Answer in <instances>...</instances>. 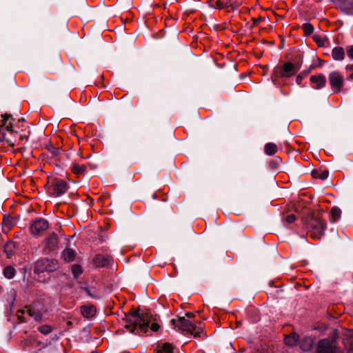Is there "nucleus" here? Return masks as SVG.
<instances>
[{"instance_id": "8", "label": "nucleus", "mask_w": 353, "mask_h": 353, "mask_svg": "<svg viewBox=\"0 0 353 353\" xmlns=\"http://www.w3.org/2000/svg\"><path fill=\"white\" fill-rule=\"evenodd\" d=\"M67 182L61 179H54L51 181L50 193L54 196H60L68 190Z\"/></svg>"}, {"instance_id": "30", "label": "nucleus", "mask_w": 353, "mask_h": 353, "mask_svg": "<svg viewBox=\"0 0 353 353\" xmlns=\"http://www.w3.org/2000/svg\"><path fill=\"white\" fill-rule=\"evenodd\" d=\"M37 310L33 308V307H26L25 310H22V311H19L20 312H21L22 314H26L27 313L30 316H32L33 314H35V312Z\"/></svg>"}, {"instance_id": "46", "label": "nucleus", "mask_w": 353, "mask_h": 353, "mask_svg": "<svg viewBox=\"0 0 353 353\" xmlns=\"http://www.w3.org/2000/svg\"><path fill=\"white\" fill-rule=\"evenodd\" d=\"M347 68H349L350 69H353V65H348Z\"/></svg>"}, {"instance_id": "6", "label": "nucleus", "mask_w": 353, "mask_h": 353, "mask_svg": "<svg viewBox=\"0 0 353 353\" xmlns=\"http://www.w3.org/2000/svg\"><path fill=\"white\" fill-rule=\"evenodd\" d=\"M317 352L319 353H341L334 336L320 340L317 345Z\"/></svg>"}, {"instance_id": "17", "label": "nucleus", "mask_w": 353, "mask_h": 353, "mask_svg": "<svg viewBox=\"0 0 353 353\" xmlns=\"http://www.w3.org/2000/svg\"><path fill=\"white\" fill-rule=\"evenodd\" d=\"M81 312L84 317L90 318L96 314V308L93 305H83L81 307Z\"/></svg>"}, {"instance_id": "40", "label": "nucleus", "mask_w": 353, "mask_h": 353, "mask_svg": "<svg viewBox=\"0 0 353 353\" xmlns=\"http://www.w3.org/2000/svg\"><path fill=\"white\" fill-rule=\"evenodd\" d=\"M302 79H303V77H302L300 74H299V75L296 77V83H297L298 84H300V83H301V81H302Z\"/></svg>"}, {"instance_id": "9", "label": "nucleus", "mask_w": 353, "mask_h": 353, "mask_svg": "<svg viewBox=\"0 0 353 353\" xmlns=\"http://www.w3.org/2000/svg\"><path fill=\"white\" fill-rule=\"evenodd\" d=\"M329 83L333 92L339 93L343 86V77L339 72H332L329 74Z\"/></svg>"}, {"instance_id": "38", "label": "nucleus", "mask_w": 353, "mask_h": 353, "mask_svg": "<svg viewBox=\"0 0 353 353\" xmlns=\"http://www.w3.org/2000/svg\"><path fill=\"white\" fill-rule=\"evenodd\" d=\"M315 41L319 46H323L324 45L323 41L321 38L315 37Z\"/></svg>"}, {"instance_id": "21", "label": "nucleus", "mask_w": 353, "mask_h": 353, "mask_svg": "<svg viewBox=\"0 0 353 353\" xmlns=\"http://www.w3.org/2000/svg\"><path fill=\"white\" fill-rule=\"evenodd\" d=\"M85 165H79L78 163H73L72 165V171L75 174H83L86 170Z\"/></svg>"}, {"instance_id": "1", "label": "nucleus", "mask_w": 353, "mask_h": 353, "mask_svg": "<svg viewBox=\"0 0 353 353\" xmlns=\"http://www.w3.org/2000/svg\"><path fill=\"white\" fill-rule=\"evenodd\" d=\"M123 320L125 321V327L131 333L136 334L135 330H140L142 332H147L150 322L152 320V315L150 311L143 312L139 314V311L125 314Z\"/></svg>"}, {"instance_id": "7", "label": "nucleus", "mask_w": 353, "mask_h": 353, "mask_svg": "<svg viewBox=\"0 0 353 353\" xmlns=\"http://www.w3.org/2000/svg\"><path fill=\"white\" fill-rule=\"evenodd\" d=\"M59 268L58 261L53 259L44 258L39 260L34 266L35 273L54 272Z\"/></svg>"}, {"instance_id": "16", "label": "nucleus", "mask_w": 353, "mask_h": 353, "mask_svg": "<svg viewBox=\"0 0 353 353\" xmlns=\"http://www.w3.org/2000/svg\"><path fill=\"white\" fill-rule=\"evenodd\" d=\"M332 57L336 61H342L345 58V51L342 47H335L332 50Z\"/></svg>"}, {"instance_id": "4", "label": "nucleus", "mask_w": 353, "mask_h": 353, "mask_svg": "<svg viewBox=\"0 0 353 353\" xmlns=\"http://www.w3.org/2000/svg\"><path fill=\"white\" fill-rule=\"evenodd\" d=\"M1 117L2 119L0 120V142L6 140L9 145H14V142L9 138H6V134L5 132L6 130L8 133H18L17 130L13 129V119L11 115L8 114H1Z\"/></svg>"}, {"instance_id": "36", "label": "nucleus", "mask_w": 353, "mask_h": 353, "mask_svg": "<svg viewBox=\"0 0 353 353\" xmlns=\"http://www.w3.org/2000/svg\"><path fill=\"white\" fill-rule=\"evenodd\" d=\"M328 174H329L328 171L325 170V171H323V172H322L321 173V174L319 175V178H320L321 179H327V178Z\"/></svg>"}, {"instance_id": "20", "label": "nucleus", "mask_w": 353, "mask_h": 353, "mask_svg": "<svg viewBox=\"0 0 353 353\" xmlns=\"http://www.w3.org/2000/svg\"><path fill=\"white\" fill-rule=\"evenodd\" d=\"M15 248L14 243L9 241L5 244L3 250L8 257H11L14 254V249Z\"/></svg>"}, {"instance_id": "10", "label": "nucleus", "mask_w": 353, "mask_h": 353, "mask_svg": "<svg viewBox=\"0 0 353 353\" xmlns=\"http://www.w3.org/2000/svg\"><path fill=\"white\" fill-rule=\"evenodd\" d=\"M49 227L48 221L43 218L34 220L30 225V232L34 236L40 235Z\"/></svg>"}, {"instance_id": "5", "label": "nucleus", "mask_w": 353, "mask_h": 353, "mask_svg": "<svg viewBox=\"0 0 353 353\" xmlns=\"http://www.w3.org/2000/svg\"><path fill=\"white\" fill-rule=\"evenodd\" d=\"M301 64L287 62L282 66H277L274 69L273 74L276 77L288 78L293 76L300 69Z\"/></svg>"}, {"instance_id": "11", "label": "nucleus", "mask_w": 353, "mask_h": 353, "mask_svg": "<svg viewBox=\"0 0 353 353\" xmlns=\"http://www.w3.org/2000/svg\"><path fill=\"white\" fill-rule=\"evenodd\" d=\"M341 11L347 15H353V0H332Z\"/></svg>"}, {"instance_id": "14", "label": "nucleus", "mask_w": 353, "mask_h": 353, "mask_svg": "<svg viewBox=\"0 0 353 353\" xmlns=\"http://www.w3.org/2000/svg\"><path fill=\"white\" fill-rule=\"evenodd\" d=\"M112 260L109 256L97 254L92 259L93 264L97 268H103L108 265Z\"/></svg>"}, {"instance_id": "39", "label": "nucleus", "mask_w": 353, "mask_h": 353, "mask_svg": "<svg viewBox=\"0 0 353 353\" xmlns=\"http://www.w3.org/2000/svg\"><path fill=\"white\" fill-rule=\"evenodd\" d=\"M28 137V134H27L26 133L19 134V139L21 141H23V139L27 140Z\"/></svg>"}, {"instance_id": "34", "label": "nucleus", "mask_w": 353, "mask_h": 353, "mask_svg": "<svg viewBox=\"0 0 353 353\" xmlns=\"http://www.w3.org/2000/svg\"><path fill=\"white\" fill-rule=\"evenodd\" d=\"M347 54L349 58L353 59V46H349L347 48Z\"/></svg>"}, {"instance_id": "48", "label": "nucleus", "mask_w": 353, "mask_h": 353, "mask_svg": "<svg viewBox=\"0 0 353 353\" xmlns=\"http://www.w3.org/2000/svg\"><path fill=\"white\" fill-rule=\"evenodd\" d=\"M312 176H313L314 177H316V175H315V174H314V172H312Z\"/></svg>"}, {"instance_id": "44", "label": "nucleus", "mask_w": 353, "mask_h": 353, "mask_svg": "<svg viewBox=\"0 0 353 353\" xmlns=\"http://www.w3.org/2000/svg\"><path fill=\"white\" fill-rule=\"evenodd\" d=\"M24 121H25V119L22 118V119H19L18 123H24Z\"/></svg>"}, {"instance_id": "32", "label": "nucleus", "mask_w": 353, "mask_h": 353, "mask_svg": "<svg viewBox=\"0 0 353 353\" xmlns=\"http://www.w3.org/2000/svg\"><path fill=\"white\" fill-rule=\"evenodd\" d=\"M8 294L10 296V299L8 300L9 302H10L12 304L14 303V301H15V297L17 295V293L14 289H12Z\"/></svg>"}, {"instance_id": "33", "label": "nucleus", "mask_w": 353, "mask_h": 353, "mask_svg": "<svg viewBox=\"0 0 353 353\" xmlns=\"http://www.w3.org/2000/svg\"><path fill=\"white\" fill-rule=\"evenodd\" d=\"M36 321L37 322H39L42 320V315L41 314L38 312V311H36L35 312V314H33V316H32Z\"/></svg>"}, {"instance_id": "43", "label": "nucleus", "mask_w": 353, "mask_h": 353, "mask_svg": "<svg viewBox=\"0 0 353 353\" xmlns=\"http://www.w3.org/2000/svg\"><path fill=\"white\" fill-rule=\"evenodd\" d=\"M58 152H59V150H58V149H54V150H53V152H52V154H57L58 153Z\"/></svg>"}, {"instance_id": "3", "label": "nucleus", "mask_w": 353, "mask_h": 353, "mask_svg": "<svg viewBox=\"0 0 353 353\" xmlns=\"http://www.w3.org/2000/svg\"><path fill=\"white\" fill-rule=\"evenodd\" d=\"M171 322L174 326L179 327L183 331L194 334L195 337H201L203 334V330L201 327H197L196 325L191 323L185 316L179 317L177 319H173Z\"/></svg>"}, {"instance_id": "37", "label": "nucleus", "mask_w": 353, "mask_h": 353, "mask_svg": "<svg viewBox=\"0 0 353 353\" xmlns=\"http://www.w3.org/2000/svg\"><path fill=\"white\" fill-rule=\"evenodd\" d=\"M159 328V325L157 323H152L151 324V327H150V329L153 331V332H157Z\"/></svg>"}, {"instance_id": "41", "label": "nucleus", "mask_w": 353, "mask_h": 353, "mask_svg": "<svg viewBox=\"0 0 353 353\" xmlns=\"http://www.w3.org/2000/svg\"><path fill=\"white\" fill-rule=\"evenodd\" d=\"M185 315H186L188 317H192V316H194V314H192L191 312H187V313L185 314Z\"/></svg>"}, {"instance_id": "24", "label": "nucleus", "mask_w": 353, "mask_h": 353, "mask_svg": "<svg viewBox=\"0 0 353 353\" xmlns=\"http://www.w3.org/2000/svg\"><path fill=\"white\" fill-rule=\"evenodd\" d=\"M157 353H174L173 347L169 343H165L157 350Z\"/></svg>"}, {"instance_id": "31", "label": "nucleus", "mask_w": 353, "mask_h": 353, "mask_svg": "<svg viewBox=\"0 0 353 353\" xmlns=\"http://www.w3.org/2000/svg\"><path fill=\"white\" fill-rule=\"evenodd\" d=\"M296 220V216L294 214H289L283 219V221L288 224H291Z\"/></svg>"}, {"instance_id": "2", "label": "nucleus", "mask_w": 353, "mask_h": 353, "mask_svg": "<svg viewBox=\"0 0 353 353\" xmlns=\"http://www.w3.org/2000/svg\"><path fill=\"white\" fill-rule=\"evenodd\" d=\"M305 224L312 238L320 239L324 234L326 223L319 214H309L305 219Z\"/></svg>"}, {"instance_id": "25", "label": "nucleus", "mask_w": 353, "mask_h": 353, "mask_svg": "<svg viewBox=\"0 0 353 353\" xmlns=\"http://www.w3.org/2000/svg\"><path fill=\"white\" fill-rule=\"evenodd\" d=\"M15 269L12 266H7L3 270V275L7 279H12L15 276Z\"/></svg>"}, {"instance_id": "23", "label": "nucleus", "mask_w": 353, "mask_h": 353, "mask_svg": "<svg viewBox=\"0 0 353 353\" xmlns=\"http://www.w3.org/2000/svg\"><path fill=\"white\" fill-rule=\"evenodd\" d=\"M341 211L337 207H334L332 208L330 212V221L331 222H335L338 220L341 216Z\"/></svg>"}, {"instance_id": "13", "label": "nucleus", "mask_w": 353, "mask_h": 353, "mask_svg": "<svg viewBox=\"0 0 353 353\" xmlns=\"http://www.w3.org/2000/svg\"><path fill=\"white\" fill-rule=\"evenodd\" d=\"M209 6L215 9H223L228 7H233V0H209Z\"/></svg>"}, {"instance_id": "47", "label": "nucleus", "mask_w": 353, "mask_h": 353, "mask_svg": "<svg viewBox=\"0 0 353 353\" xmlns=\"http://www.w3.org/2000/svg\"><path fill=\"white\" fill-rule=\"evenodd\" d=\"M350 78L353 79V73L350 75Z\"/></svg>"}, {"instance_id": "35", "label": "nucleus", "mask_w": 353, "mask_h": 353, "mask_svg": "<svg viewBox=\"0 0 353 353\" xmlns=\"http://www.w3.org/2000/svg\"><path fill=\"white\" fill-rule=\"evenodd\" d=\"M85 290L86 293L88 294V295H89L90 296H91L94 299H99V296H95V295L92 294L91 288H87L85 289Z\"/></svg>"}, {"instance_id": "19", "label": "nucleus", "mask_w": 353, "mask_h": 353, "mask_svg": "<svg viewBox=\"0 0 353 353\" xmlns=\"http://www.w3.org/2000/svg\"><path fill=\"white\" fill-rule=\"evenodd\" d=\"M313 345V340L310 337H304L300 343V347L303 351L310 350Z\"/></svg>"}, {"instance_id": "18", "label": "nucleus", "mask_w": 353, "mask_h": 353, "mask_svg": "<svg viewBox=\"0 0 353 353\" xmlns=\"http://www.w3.org/2000/svg\"><path fill=\"white\" fill-rule=\"evenodd\" d=\"M75 252L71 248H67L62 252L61 257L65 262H71L74 260Z\"/></svg>"}, {"instance_id": "22", "label": "nucleus", "mask_w": 353, "mask_h": 353, "mask_svg": "<svg viewBox=\"0 0 353 353\" xmlns=\"http://www.w3.org/2000/svg\"><path fill=\"white\" fill-rule=\"evenodd\" d=\"M264 149L266 154L272 156L276 152L277 146L273 143H268L265 144Z\"/></svg>"}, {"instance_id": "26", "label": "nucleus", "mask_w": 353, "mask_h": 353, "mask_svg": "<svg viewBox=\"0 0 353 353\" xmlns=\"http://www.w3.org/2000/svg\"><path fill=\"white\" fill-rule=\"evenodd\" d=\"M298 341V336L296 334H292L286 336L285 338V343L288 345L292 346L296 343Z\"/></svg>"}, {"instance_id": "28", "label": "nucleus", "mask_w": 353, "mask_h": 353, "mask_svg": "<svg viewBox=\"0 0 353 353\" xmlns=\"http://www.w3.org/2000/svg\"><path fill=\"white\" fill-rule=\"evenodd\" d=\"M38 330L41 333L46 335V334H48L50 332H51L52 328L48 325H43L38 327Z\"/></svg>"}, {"instance_id": "15", "label": "nucleus", "mask_w": 353, "mask_h": 353, "mask_svg": "<svg viewBox=\"0 0 353 353\" xmlns=\"http://www.w3.org/2000/svg\"><path fill=\"white\" fill-rule=\"evenodd\" d=\"M310 81L314 84L313 88L316 90L323 88L326 83V78L322 74L311 76Z\"/></svg>"}, {"instance_id": "49", "label": "nucleus", "mask_w": 353, "mask_h": 353, "mask_svg": "<svg viewBox=\"0 0 353 353\" xmlns=\"http://www.w3.org/2000/svg\"><path fill=\"white\" fill-rule=\"evenodd\" d=\"M2 289V287L0 286V292H1Z\"/></svg>"}, {"instance_id": "29", "label": "nucleus", "mask_w": 353, "mask_h": 353, "mask_svg": "<svg viewBox=\"0 0 353 353\" xmlns=\"http://www.w3.org/2000/svg\"><path fill=\"white\" fill-rule=\"evenodd\" d=\"M303 29L307 35L310 34L314 31L313 26L310 23H304L303 25Z\"/></svg>"}, {"instance_id": "42", "label": "nucleus", "mask_w": 353, "mask_h": 353, "mask_svg": "<svg viewBox=\"0 0 353 353\" xmlns=\"http://www.w3.org/2000/svg\"><path fill=\"white\" fill-rule=\"evenodd\" d=\"M19 319L21 320V321H26V319H24L21 315H18Z\"/></svg>"}, {"instance_id": "12", "label": "nucleus", "mask_w": 353, "mask_h": 353, "mask_svg": "<svg viewBox=\"0 0 353 353\" xmlns=\"http://www.w3.org/2000/svg\"><path fill=\"white\" fill-rule=\"evenodd\" d=\"M43 243L45 244L44 250L47 252L54 250L59 243L57 234L54 232L50 234Z\"/></svg>"}, {"instance_id": "45", "label": "nucleus", "mask_w": 353, "mask_h": 353, "mask_svg": "<svg viewBox=\"0 0 353 353\" xmlns=\"http://www.w3.org/2000/svg\"><path fill=\"white\" fill-rule=\"evenodd\" d=\"M253 21H254V23L256 24L258 23L259 21V19H253Z\"/></svg>"}, {"instance_id": "27", "label": "nucleus", "mask_w": 353, "mask_h": 353, "mask_svg": "<svg viewBox=\"0 0 353 353\" xmlns=\"http://www.w3.org/2000/svg\"><path fill=\"white\" fill-rule=\"evenodd\" d=\"M72 272L75 279L78 278L83 272V269L81 265L74 264L72 267Z\"/></svg>"}]
</instances>
